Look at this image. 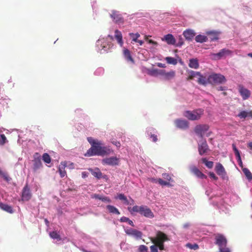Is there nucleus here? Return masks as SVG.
<instances>
[{"instance_id":"f257e3e1","label":"nucleus","mask_w":252,"mask_h":252,"mask_svg":"<svg viewBox=\"0 0 252 252\" xmlns=\"http://www.w3.org/2000/svg\"><path fill=\"white\" fill-rule=\"evenodd\" d=\"M94 145L89 149L85 156H92L94 155L104 156L110 154L112 152L110 149L102 146L103 145L101 141H99L97 143H94Z\"/></svg>"},{"instance_id":"f03ea898","label":"nucleus","mask_w":252,"mask_h":252,"mask_svg":"<svg viewBox=\"0 0 252 252\" xmlns=\"http://www.w3.org/2000/svg\"><path fill=\"white\" fill-rule=\"evenodd\" d=\"M128 209L131 213H132V212L138 213L141 216L150 219H152L154 217V214L151 209L145 205H135L132 208H128Z\"/></svg>"},{"instance_id":"7ed1b4c3","label":"nucleus","mask_w":252,"mask_h":252,"mask_svg":"<svg viewBox=\"0 0 252 252\" xmlns=\"http://www.w3.org/2000/svg\"><path fill=\"white\" fill-rule=\"evenodd\" d=\"M215 244L219 247L220 252H230L229 249L226 247L227 240L222 234H217L215 236Z\"/></svg>"},{"instance_id":"20e7f679","label":"nucleus","mask_w":252,"mask_h":252,"mask_svg":"<svg viewBox=\"0 0 252 252\" xmlns=\"http://www.w3.org/2000/svg\"><path fill=\"white\" fill-rule=\"evenodd\" d=\"M203 114V110L198 109L192 111H186L184 112V115L189 120L191 121L199 120Z\"/></svg>"},{"instance_id":"39448f33","label":"nucleus","mask_w":252,"mask_h":252,"mask_svg":"<svg viewBox=\"0 0 252 252\" xmlns=\"http://www.w3.org/2000/svg\"><path fill=\"white\" fill-rule=\"evenodd\" d=\"M151 242L153 244L164 243L166 241H168L169 239L166 234L160 231L157 232L156 236L155 237L150 238Z\"/></svg>"},{"instance_id":"423d86ee","label":"nucleus","mask_w":252,"mask_h":252,"mask_svg":"<svg viewBox=\"0 0 252 252\" xmlns=\"http://www.w3.org/2000/svg\"><path fill=\"white\" fill-rule=\"evenodd\" d=\"M208 82L212 84H221L226 81L225 77L220 74H213L208 78Z\"/></svg>"},{"instance_id":"0eeeda50","label":"nucleus","mask_w":252,"mask_h":252,"mask_svg":"<svg viewBox=\"0 0 252 252\" xmlns=\"http://www.w3.org/2000/svg\"><path fill=\"white\" fill-rule=\"evenodd\" d=\"M209 126L206 124L198 125L194 129L195 133L201 138H203L204 133L208 130Z\"/></svg>"},{"instance_id":"6e6552de","label":"nucleus","mask_w":252,"mask_h":252,"mask_svg":"<svg viewBox=\"0 0 252 252\" xmlns=\"http://www.w3.org/2000/svg\"><path fill=\"white\" fill-rule=\"evenodd\" d=\"M232 54V51L226 48H223L220 50L218 53L211 54V56L213 57V59L218 60H220L222 58H224L226 56H230Z\"/></svg>"},{"instance_id":"1a4fd4ad","label":"nucleus","mask_w":252,"mask_h":252,"mask_svg":"<svg viewBox=\"0 0 252 252\" xmlns=\"http://www.w3.org/2000/svg\"><path fill=\"white\" fill-rule=\"evenodd\" d=\"M198 150L200 156L206 154L208 152H209L210 149L205 140H203L198 143Z\"/></svg>"},{"instance_id":"9d476101","label":"nucleus","mask_w":252,"mask_h":252,"mask_svg":"<svg viewBox=\"0 0 252 252\" xmlns=\"http://www.w3.org/2000/svg\"><path fill=\"white\" fill-rule=\"evenodd\" d=\"M33 170L36 172L38 169L42 167V164L41 161L40 156L38 153H35L33 156Z\"/></svg>"},{"instance_id":"9b49d317","label":"nucleus","mask_w":252,"mask_h":252,"mask_svg":"<svg viewBox=\"0 0 252 252\" xmlns=\"http://www.w3.org/2000/svg\"><path fill=\"white\" fill-rule=\"evenodd\" d=\"M100 42L101 43L100 46L102 48L101 50H103V52H109L110 49L113 46V44L112 43L111 41H108L104 39L102 40H98L97 41L98 45Z\"/></svg>"},{"instance_id":"f8f14e48","label":"nucleus","mask_w":252,"mask_h":252,"mask_svg":"<svg viewBox=\"0 0 252 252\" xmlns=\"http://www.w3.org/2000/svg\"><path fill=\"white\" fill-rule=\"evenodd\" d=\"M32 196V194L31 192L30 189L28 185L26 184L22 190V200L24 201H29Z\"/></svg>"},{"instance_id":"ddd939ff","label":"nucleus","mask_w":252,"mask_h":252,"mask_svg":"<svg viewBox=\"0 0 252 252\" xmlns=\"http://www.w3.org/2000/svg\"><path fill=\"white\" fill-rule=\"evenodd\" d=\"M125 232L127 235L133 236L137 239H141L143 235L141 231L132 228H129L125 230Z\"/></svg>"},{"instance_id":"4468645a","label":"nucleus","mask_w":252,"mask_h":252,"mask_svg":"<svg viewBox=\"0 0 252 252\" xmlns=\"http://www.w3.org/2000/svg\"><path fill=\"white\" fill-rule=\"evenodd\" d=\"M119 159L116 157L105 158L102 159V163L103 165H117L119 164Z\"/></svg>"},{"instance_id":"2eb2a0df","label":"nucleus","mask_w":252,"mask_h":252,"mask_svg":"<svg viewBox=\"0 0 252 252\" xmlns=\"http://www.w3.org/2000/svg\"><path fill=\"white\" fill-rule=\"evenodd\" d=\"M110 17L113 19V21L117 24H123L124 23V19L119 12L116 10H113L110 14Z\"/></svg>"},{"instance_id":"dca6fc26","label":"nucleus","mask_w":252,"mask_h":252,"mask_svg":"<svg viewBox=\"0 0 252 252\" xmlns=\"http://www.w3.org/2000/svg\"><path fill=\"white\" fill-rule=\"evenodd\" d=\"M239 92L243 100L248 99L251 94V92L247 89L244 88L242 85L239 86Z\"/></svg>"},{"instance_id":"f3484780","label":"nucleus","mask_w":252,"mask_h":252,"mask_svg":"<svg viewBox=\"0 0 252 252\" xmlns=\"http://www.w3.org/2000/svg\"><path fill=\"white\" fill-rule=\"evenodd\" d=\"M190 171L195 176L199 179H207V177L198 168L195 166H192L190 168Z\"/></svg>"},{"instance_id":"a211bd4d","label":"nucleus","mask_w":252,"mask_h":252,"mask_svg":"<svg viewBox=\"0 0 252 252\" xmlns=\"http://www.w3.org/2000/svg\"><path fill=\"white\" fill-rule=\"evenodd\" d=\"M215 170L217 173L224 178L226 175V172L222 165L220 163H218L215 167Z\"/></svg>"},{"instance_id":"6ab92c4d","label":"nucleus","mask_w":252,"mask_h":252,"mask_svg":"<svg viewBox=\"0 0 252 252\" xmlns=\"http://www.w3.org/2000/svg\"><path fill=\"white\" fill-rule=\"evenodd\" d=\"M175 124L180 128L186 129L189 127V123L186 120L177 119L175 121Z\"/></svg>"},{"instance_id":"aec40b11","label":"nucleus","mask_w":252,"mask_h":252,"mask_svg":"<svg viewBox=\"0 0 252 252\" xmlns=\"http://www.w3.org/2000/svg\"><path fill=\"white\" fill-rule=\"evenodd\" d=\"M183 35L188 40H191L195 35V32L192 30H187L183 32Z\"/></svg>"},{"instance_id":"412c9836","label":"nucleus","mask_w":252,"mask_h":252,"mask_svg":"<svg viewBox=\"0 0 252 252\" xmlns=\"http://www.w3.org/2000/svg\"><path fill=\"white\" fill-rule=\"evenodd\" d=\"M162 40H165L167 43L169 45H175L176 43V40L173 35L171 34L165 35L164 36L163 38H162Z\"/></svg>"},{"instance_id":"4be33fe9","label":"nucleus","mask_w":252,"mask_h":252,"mask_svg":"<svg viewBox=\"0 0 252 252\" xmlns=\"http://www.w3.org/2000/svg\"><path fill=\"white\" fill-rule=\"evenodd\" d=\"M66 167L65 162H62L58 167V171L61 178L64 177L66 175L65 168Z\"/></svg>"},{"instance_id":"5701e85b","label":"nucleus","mask_w":252,"mask_h":252,"mask_svg":"<svg viewBox=\"0 0 252 252\" xmlns=\"http://www.w3.org/2000/svg\"><path fill=\"white\" fill-rule=\"evenodd\" d=\"M115 38L117 40L118 43L121 46H122L124 43L123 40V36L121 32L118 30H116L115 31Z\"/></svg>"},{"instance_id":"b1692460","label":"nucleus","mask_w":252,"mask_h":252,"mask_svg":"<svg viewBox=\"0 0 252 252\" xmlns=\"http://www.w3.org/2000/svg\"><path fill=\"white\" fill-rule=\"evenodd\" d=\"M209 36V40L213 41L219 39V32L215 31H210L206 32Z\"/></svg>"},{"instance_id":"393cba45","label":"nucleus","mask_w":252,"mask_h":252,"mask_svg":"<svg viewBox=\"0 0 252 252\" xmlns=\"http://www.w3.org/2000/svg\"><path fill=\"white\" fill-rule=\"evenodd\" d=\"M123 54L127 62H130L132 64L134 63V61L132 58L129 50H128L127 49H124L123 50Z\"/></svg>"},{"instance_id":"a878e982","label":"nucleus","mask_w":252,"mask_h":252,"mask_svg":"<svg viewBox=\"0 0 252 252\" xmlns=\"http://www.w3.org/2000/svg\"><path fill=\"white\" fill-rule=\"evenodd\" d=\"M89 170L94 177L97 178L98 179L102 178V174L98 168H95L94 169L90 168Z\"/></svg>"},{"instance_id":"bb28decb","label":"nucleus","mask_w":252,"mask_h":252,"mask_svg":"<svg viewBox=\"0 0 252 252\" xmlns=\"http://www.w3.org/2000/svg\"><path fill=\"white\" fill-rule=\"evenodd\" d=\"M189 67L194 69H197L199 67V63L197 59H191L189 60Z\"/></svg>"},{"instance_id":"cd10ccee","label":"nucleus","mask_w":252,"mask_h":252,"mask_svg":"<svg viewBox=\"0 0 252 252\" xmlns=\"http://www.w3.org/2000/svg\"><path fill=\"white\" fill-rule=\"evenodd\" d=\"M0 208L9 213L11 214L13 212L11 206L4 203H0Z\"/></svg>"},{"instance_id":"c85d7f7f","label":"nucleus","mask_w":252,"mask_h":252,"mask_svg":"<svg viewBox=\"0 0 252 252\" xmlns=\"http://www.w3.org/2000/svg\"><path fill=\"white\" fill-rule=\"evenodd\" d=\"M195 41L198 43H203L208 41V38L207 36L199 34L195 38Z\"/></svg>"},{"instance_id":"c756f323","label":"nucleus","mask_w":252,"mask_h":252,"mask_svg":"<svg viewBox=\"0 0 252 252\" xmlns=\"http://www.w3.org/2000/svg\"><path fill=\"white\" fill-rule=\"evenodd\" d=\"M106 208L110 213L116 215L120 214V212H119L118 209L114 206L108 205L106 206Z\"/></svg>"},{"instance_id":"7c9ffc66","label":"nucleus","mask_w":252,"mask_h":252,"mask_svg":"<svg viewBox=\"0 0 252 252\" xmlns=\"http://www.w3.org/2000/svg\"><path fill=\"white\" fill-rule=\"evenodd\" d=\"M175 71L171 70L169 72H166L164 79L165 80H170L171 79H173L175 77Z\"/></svg>"},{"instance_id":"2f4dec72","label":"nucleus","mask_w":252,"mask_h":252,"mask_svg":"<svg viewBox=\"0 0 252 252\" xmlns=\"http://www.w3.org/2000/svg\"><path fill=\"white\" fill-rule=\"evenodd\" d=\"M248 116H250V117H252V111H251L249 112H247L245 111H242L241 112H240L239 113V114L238 115V116L241 119H242V118L245 119Z\"/></svg>"},{"instance_id":"473e14b6","label":"nucleus","mask_w":252,"mask_h":252,"mask_svg":"<svg viewBox=\"0 0 252 252\" xmlns=\"http://www.w3.org/2000/svg\"><path fill=\"white\" fill-rule=\"evenodd\" d=\"M243 173L249 181L252 180V174L250 171L247 168H244L242 169Z\"/></svg>"},{"instance_id":"72a5a7b5","label":"nucleus","mask_w":252,"mask_h":252,"mask_svg":"<svg viewBox=\"0 0 252 252\" xmlns=\"http://www.w3.org/2000/svg\"><path fill=\"white\" fill-rule=\"evenodd\" d=\"M197 82L198 84L201 85H205L207 84V81L206 77L202 75L200 73V75H198Z\"/></svg>"},{"instance_id":"f704fd0d","label":"nucleus","mask_w":252,"mask_h":252,"mask_svg":"<svg viewBox=\"0 0 252 252\" xmlns=\"http://www.w3.org/2000/svg\"><path fill=\"white\" fill-rule=\"evenodd\" d=\"M198 75H200L199 72H195L194 71H191L189 73V75L187 78V80H190L193 79L195 77L198 76Z\"/></svg>"},{"instance_id":"c9c22d12","label":"nucleus","mask_w":252,"mask_h":252,"mask_svg":"<svg viewBox=\"0 0 252 252\" xmlns=\"http://www.w3.org/2000/svg\"><path fill=\"white\" fill-rule=\"evenodd\" d=\"M201 161L208 168L210 169L213 167L214 162L211 161H208L206 158H202Z\"/></svg>"},{"instance_id":"e433bc0d","label":"nucleus","mask_w":252,"mask_h":252,"mask_svg":"<svg viewBox=\"0 0 252 252\" xmlns=\"http://www.w3.org/2000/svg\"><path fill=\"white\" fill-rule=\"evenodd\" d=\"M165 59L168 64L175 65L177 63V60L173 57H167Z\"/></svg>"},{"instance_id":"4c0bfd02","label":"nucleus","mask_w":252,"mask_h":252,"mask_svg":"<svg viewBox=\"0 0 252 252\" xmlns=\"http://www.w3.org/2000/svg\"><path fill=\"white\" fill-rule=\"evenodd\" d=\"M232 148H233V150L235 153V155L237 159H238L239 160H240L241 161V156H240V152H239V150L237 149V148L234 144H232Z\"/></svg>"},{"instance_id":"58836bf2","label":"nucleus","mask_w":252,"mask_h":252,"mask_svg":"<svg viewBox=\"0 0 252 252\" xmlns=\"http://www.w3.org/2000/svg\"><path fill=\"white\" fill-rule=\"evenodd\" d=\"M120 221L121 222H127L129 225H130L132 226H134V224L133 222V221L129 220V218L126 217H123L120 219Z\"/></svg>"},{"instance_id":"ea45409f","label":"nucleus","mask_w":252,"mask_h":252,"mask_svg":"<svg viewBox=\"0 0 252 252\" xmlns=\"http://www.w3.org/2000/svg\"><path fill=\"white\" fill-rule=\"evenodd\" d=\"M50 237L54 239H57L61 240V238L60 235L56 231H52L50 233Z\"/></svg>"},{"instance_id":"a19ab883","label":"nucleus","mask_w":252,"mask_h":252,"mask_svg":"<svg viewBox=\"0 0 252 252\" xmlns=\"http://www.w3.org/2000/svg\"><path fill=\"white\" fill-rule=\"evenodd\" d=\"M42 159L46 163H50L51 162V158L47 153L43 154L42 156Z\"/></svg>"},{"instance_id":"79ce46f5","label":"nucleus","mask_w":252,"mask_h":252,"mask_svg":"<svg viewBox=\"0 0 252 252\" xmlns=\"http://www.w3.org/2000/svg\"><path fill=\"white\" fill-rule=\"evenodd\" d=\"M129 36L132 38V41L136 42L138 41V38L140 37V34L138 33H129Z\"/></svg>"},{"instance_id":"37998d69","label":"nucleus","mask_w":252,"mask_h":252,"mask_svg":"<svg viewBox=\"0 0 252 252\" xmlns=\"http://www.w3.org/2000/svg\"><path fill=\"white\" fill-rule=\"evenodd\" d=\"M118 198H119L120 200H123L125 203L128 204V201L126 198V197L122 193L119 194L118 195Z\"/></svg>"},{"instance_id":"c03bdc74","label":"nucleus","mask_w":252,"mask_h":252,"mask_svg":"<svg viewBox=\"0 0 252 252\" xmlns=\"http://www.w3.org/2000/svg\"><path fill=\"white\" fill-rule=\"evenodd\" d=\"M186 247L191 250H196L199 248V246L197 244H191L190 243H187Z\"/></svg>"},{"instance_id":"a18cd8bd","label":"nucleus","mask_w":252,"mask_h":252,"mask_svg":"<svg viewBox=\"0 0 252 252\" xmlns=\"http://www.w3.org/2000/svg\"><path fill=\"white\" fill-rule=\"evenodd\" d=\"M7 142L6 138L4 134L0 135V145H3Z\"/></svg>"},{"instance_id":"49530a36","label":"nucleus","mask_w":252,"mask_h":252,"mask_svg":"<svg viewBox=\"0 0 252 252\" xmlns=\"http://www.w3.org/2000/svg\"><path fill=\"white\" fill-rule=\"evenodd\" d=\"M139 252H148V248L144 245H140L138 247Z\"/></svg>"},{"instance_id":"de8ad7c7","label":"nucleus","mask_w":252,"mask_h":252,"mask_svg":"<svg viewBox=\"0 0 252 252\" xmlns=\"http://www.w3.org/2000/svg\"><path fill=\"white\" fill-rule=\"evenodd\" d=\"M158 182L160 185L162 186H171L169 182L164 181L160 178L158 180Z\"/></svg>"},{"instance_id":"09e8293b","label":"nucleus","mask_w":252,"mask_h":252,"mask_svg":"<svg viewBox=\"0 0 252 252\" xmlns=\"http://www.w3.org/2000/svg\"><path fill=\"white\" fill-rule=\"evenodd\" d=\"M154 245H152L150 247V250L151 252H158V246L156 244H154Z\"/></svg>"},{"instance_id":"8fccbe9b","label":"nucleus","mask_w":252,"mask_h":252,"mask_svg":"<svg viewBox=\"0 0 252 252\" xmlns=\"http://www.w3.org/2000/svg\"><path fill=\"white\" fill-rule=\"evenodd\" d=\"M145 39L146 41H147L149 43H150V44H153V45H156V46L158 45V44L157 42L155 41H154V40H153L152 39H148V36H145Z\"/></svg>"},{"instance_id":"3c124183","label":"nucleus","mask_w":252,"mask_h":252,"mask_svg":"<svg viewBox=\"0 0 252 252\" xmlns=\"http://www.w3.org/2000/svg\"><path fill=\"white\" fill-rule=\"evenodd\" d=\"M100 200H101L102 202L107 203H110L111 201L109 197L104 196H102L101 198H100Z\"/></svg>"},{"instance_id":"603ef678","label":"nucleus","mask_w":252,"mask_h":252,"mask_svg":"<svg viewBox=\"0 0 252 252\" xmlns=\"http://www.w3.org/2000/svg\"><path fill=\"white\" fill-rule=\"evenodd\" d=\"M88 141L92 145V146H93V145H94V144H93L94 143H95V142L97 143V142H99V141H98L97 140L93 139L92 137H88Z\"/></svg>"},{"instance_id":"864d4df0","label":"nucleus","mask_w":252,"mask_h":252,"mask_svg":"<svg viewBox=\"0 0 252 252\" xmlns=\"http://www.w3.org/2000/svg\"><path fill=\"white\" fill-rule=\"evenodd\" d=\"M162 177L164 179L168 180L170 181L171 180V177L168 173H163L162 174Z\"/></svg>"},{"instance_id":"5fc2aeb1","label":"nucleus","mask_w":252,"mask_h":252,"mask_svg":"<svg viewBox=\"0 0 252 252\" xmlns=\"http://www.w3.org/2000/svg\"><path fill=\"white\" fill-rule=\"evenodd\" d=\"M102 197V195H100L99 194H93L91 195V198H95V199H99V200H100V198H101Z\"/></svg>"},{"instance_id":"6e6d98bb","label":"nucleus","mask_w":252,"mask_h":252,"mask_svg":"<svg viewBox=\"0 0 252 252\" xmlns=\"http://www.w3.org/2000/svg\"><path fill=\"white\" fill-rule=\"evenodd\" d=\"M209 175L210 177L214 180L217 181L218 179V178L216 176V175L213 172H209Z\"/></svg>"},{"instance_id":"4d7b16f0","label":"nucleus","mask_w":252,"mask_h":252,"mask_svg":"<svg viewBox=\"0 0 252 252\" xmlns=\"http://www.w3.org/2000/svg\"><path fill=\"white\" fill-rule=\"evenodd\" d=\"M156 245L158 246V248L159 250L162 251L164 250V243H158Z\"/></svg>"},{"instance_id":"13d9d810","label":"nucleus","mask_w":252,"mask_h":252,"mask_svg":"<svg viewBox=\"0 0 252 252\" xmlns=\"http://www.w3.org/2000/svg\"><path fill=\"white\" fill-rule=\"evenodd\" d=\"M166 73V72L165 70H160L158 72V74L161 75L163 77V79L165 76Z\"/></svg>"},{"instance_id":"bf43d9fd","label":"nucleus","mask_w":252,"mask_h":252,"mask_svg":"<svg viewBox=\"0 0 252 252\" xmlns=\"http://www.w3.org/2000/svg\"><path fill=\"white\" fill-rule=\"evenodd\" d=\"M150 137L152 138V140L153 142H156L158 141L157 136L154 134H151Z\"/></svg>"},{"instance_id":"052dcab7","label":"nucleus","mask_w":252,"mask_h":252,"mask_svg":"<svg viewBox=\"0 0 252 252\" xmlns=\"http://www.w3.org/2000/svg\"><path fill=\"white\" fill-rule=\"evenodd\" d=\"M2 176L3 178V179L7 182L9 181L10 179V178L8 177V176L5 173L2 174Z\"/></svg>"},{"instance_id":"680f3d73","label":"nucleus","mask_w":252,"mask_h":252,"mask_svg":"<svg viewBox=\"0 0 252 252\" xmlns=\"http://www.w3.org/2000/svg\"><path fill=\"white\" fill-rule=\"evenodd\" d=\"M112 143L115 145L117 147H120L121 143L119 141H113Z\"/></svg>"},{"instance_id":"e2e57ef3","label":"nucleus","mask_w":252,"mask_h":252,"mask_svg":"<svg viewBox=\"0 0 252 252\" xmlns=\"http://www.w3.org/2000/svg\"><path fill=\"white\" fill-rule=\"evenodd\" d=\"M157 65L158 67H162V68H164L166 66L165 64H163L162 63H158Z\"/></svg>"},{"instance_id":"0e129e2a","label":"nucleus","mask_w":252,"mask_h":252,"mask_svg":"<svg viewBox=\"0 0 252 252\" xmlns=\"http://www.w3.org/2000/svg\"><path fill=\"white\" fill-rule=\"evenodd\" d=\"M88 176V175H87V173L86 172H83L82 173V178H85L86 177H87Z\"/></svg>"},{"instance_id":"69168bd1","label":"nucleus","mask_w":252,"mask_h":252,"mask_svg":"<svg viewBox=\"0 0 252 252\" xmlns=\"http://www.w3.org/2000/svg\"><path fill=\"white\" fill-rule=\"evenodd\" d=\"M149 180L150 181H151L152 182H153V183H157L158 182V180L155 179V178H150L149 179Z\"/></svg>"},{"instance_id":"338daca9","label":"nucleus","mask_w":252,"mask_h":252,"mask_svg":"<svg viewBox=\"0 0 252 252\" xmlns=\"http://www.w3.org/2000/svg\"><path fill=\"white\" fill-rule=\"evenodd\" d=\"M189 225H190V224H189V223H186L184 224L183 227L184 228H188Z\"/></svg>"},{"instance_id":"774afa93","label":"nucleus","mask_w":252,"mask_h":252,"mask_svg":"<svg viewBox=\"0 0 252 252\" xmlns=\"http://www.w3.org/2000/svg\"><path fill=\"white\" fill-rule=\"evenodd\" d=\"M248 147L252 150V142H250L249 144H248Z\"/></svg>"}]
</instances>
